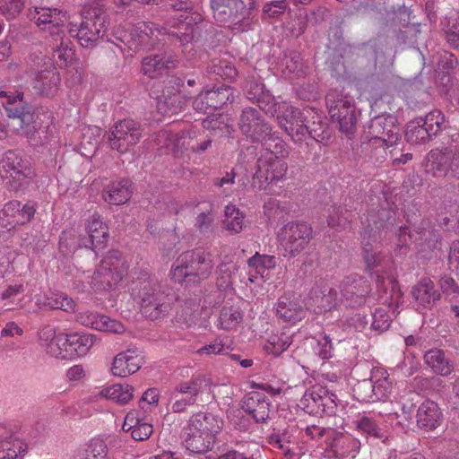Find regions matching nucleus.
<instances>
[{
    "label": "nucleus",
    "mask_w": 459,
    "mask_h": 459,
    "mask_svg": "<svg viewBox=\"0 0 459 459\" xmlns=\"http://www.w3.org/2000/svg\"><path fill=\"white\" fill-rule=\"evenodd\" d=\"M203 21L201 13L186 9L174 15L169 22V29L158 30L153 24L138 22L125 35V39L130 49L134 51L154 47L160 41L159 36L166 33L176 36L182 45L191 42L194 39L196 26Z\"/></svg>",
    "instance_id": "nucleus-1"
},
{
    "label": "nucleus",
    "mask_w": 459,
    "mask_h": 459,
    "mask_svg": "<svg viewBox=\"0 0 459 459\" xmlns=\"http://www.w3.org/2000/svg\"><path fill=\"white\" fill-rule=\"evenodd\" d=\"M222 425V420L212 413L201 412L192 416L183 429L186 448L192 453H205L211 450Z\"/></svg>",
    "instance_id": "nucleus-2"
},
{
    "label": "nucleus",
    "mask_w": 459,
    "mask_h": 459,
    "mask_svg": "<svg viewBox=\"0 0 459 459\" xmlns=\"http://www.w3.org/2000/svg\"><path fill=\"white\" fill-rule=\"evenodd\" d=\"M257 126L251 129L250 134H246L247 137L253 142H264L266 151L257 160V169L261 175L264 174H281L285 171L284 151L285 143L283 140L270 134V126L261 118ZM279 180V178L273 177L272 181Z\"/></svg>",
    "instance_id": "nucleus-3"
},
{
    "label": "nucleus",
    "mask_w": 459,
    "mask_h": 459,
    "mask_svg": "<svg viewBox=\"0 0 459 459\" xmlns=\"http://www.w3.org/2000/svg\"><path fill=\"white\" fill-rule=\"evenodd\" d=\"M213 386L211 379L202 375L180 382L171 394L174 400L171 406L172 411L183 412L189 406L211 403L214 399Z\"/></svg>",
    "instance_id": "nucleus-4"
},
{
    "label": "nucleus",
    "mask_w": 459,
    "mask_h": 459,
    "mask_svg": "<svg viewBox=\"0 0 459 459\" xmlns=\"http://www.w3.org/2000/svg\"><path fill=\"white\" fill-rule=\"evenodd\" d=\"M328 113L333 122L339 125V130L351 135L355 130L357 115L352 97L337 90L330 91L326 97Z\"/></svg>",
    "instance_id": "nucleus-5"
},
{
    "label": "nucleus",
    "mask_w": 459,
    "mask_h": 459,
    "mask_svg": "<svg viewBox=\"0 0 459 459\" xmlns=\"http://www.w3.org/2000/svg\"><path fill=\"white\" fill-rule=\"evenodd\" d=\"M0 98H5L4 102L7 116L10 119L8 127L17 134L29 135L35 126H33L34 115L30 108L23 102L22 92L0 91Z\"/></svg>",
    "instance_id": "nucleus-6"
},
{
    "label": "nucleus",
    "mask_w": 459,
    "mask_h": 459,
    "mask_svg": "<svg viewBox=\"0 0 459 459\" xmlns=\"http://www.w3.org/2000/svg\"><path fill=\"white\" fill-rule=\"evenodd\" d=\"M126 271L127 265L121 253L109 251L94 272L91 283L103 289L111 288L122 280Z\"/></svg>",
    "instance_id": "nucleus-7"
},
{
    "label": "nucleus",
    "mask_w": 459,
    "mask_h": 459,
    "mask_svg": "<svg viewBox=\"0 0 459 459\" xmlns=\"http://www.w3.org/2000/svg\"><path fill=\"white\" fill-rule=\"evenodd\" d=\"M28 16L41 31L52 37L64 35L69 20L65 11L48 6H34L29 10Z\"/></svg>",
    "instance_id": "nucleus-8"
},
{
    "label": "nucleus",
    "mask_w": 459,
    "mask_h": 459,
    "mask_svg": "<svg viewBox=\"0 0 459 459\" xmlns=\"http://www.w3.org/2000/svg\"><path fill=\"white\" fill-rule=\"evenodd\" d=\"M212 142L211 138L198 142L195 131L187 134L162 131L157 136V145L168 152H178L190 149L193 152L201 153L211 146Z\"/></svg>",
    "instance_id": "nucleus-9"
},
{
    "label": "nucleus",
    "mask_w": 459,
    "mask_h": 459,
    "mask_svg": "<svg viewBox=\"0 0 459 459\" xmlns=\"http://www.w3.org/2000/svg\"><path fill=\"white\" fill-rule=\"evenodd\" d=\"M391 390L388 374L383 368H373L370 380L364 379L357 386L359 399L366 403L385 400L391 394Z\"/></svg>",
    "instance_id": "nucleus-10"
},
{
    "label": "nucleus",
    "mask_w": 459,
    "mask_h": 459,
    "mask_svg": "<svg viewBox=\"0 0 459 459\" xmlns=\"http://www.w3.org/2000/svg\"><path fill=\"white\" fill-rule=\"evenodd\" d=\"M299 406L308 414L332 415L336 408V395L322 385H314L306 391Z\"/></svg>",
    "instance_id": "nucleus-11"
},
{
    "label": "nucleus",
    "mask_w": 459,
    "mask_h": 459,
    "mask_svg": "<svg viewBox=\"0 0 459 459\" xmlns=\"http://www.w3.org/2000/svg\"><path fill=\"white\" fill-rule=\"evenodd\" d=\"M133 292L140 299L144 314L156 317L167 310L164 297L158 292V286L149 275L145 274L142 281L134 283Z\"/></svg>",
    "instance_id": "nucleus-12"
},
{
    "label": "nucleus",
    "mask_w": 459,
    "mask_h": 459,
    "mask_svg": "<svg viewBox=\"0 0 459 459\" xmlns=\"http://www.w3.org/2000/svg\"><path fill=\"white\" fill-rule=\"evenodd\" d=\"M142 138L140 125L132 119H123L115 124L108 136L111 149L120 153L127 152Z\"/></svg>",
    "instance_id": "nucleus-13"
},
{
    "label": "nucleus",
    "mask_w": 459,
    "mask_h": 459,
    "mask_svg": "<svg viewBox=\"0 0 459 459\" xmlns=\"http://www.w3.org/2000/svg\"><path fill=\"white\" fill-rule=\"evenodd\" d=\"M105 19L100 14L86 16L80 27L69 23L68 31L73 37H76L82 48H93L105 32Z\"/></svg>",
    "instance_id": "nucleus-14"
},
{
    "label": "nucleus",
    "mask_w": 459,
    "mask_h": 459,
    "mask_svg": "<svg viewBox=\"0 0 459 459\" xmlns=\"http://www.w3.org/2000/svg\"><path fill=\"white\" fill-rule=\"evenodd\" d=\"M396 413H381L372 415H359L353 421L354 429L366 437H372L382 439L385 437V433L397 420Z\"/></svg>",
    "instance_id": "nucleus-15"
},
{
    "label": "nucleus",
    "mask_w": 459,
    "mask_h": 459,
    "mask_svg": "<svg viewBox=\"0 0 459 459\" xmlns=\"http://www.w3.org/2000/svg\"><path fill=\"white\" fill-rule=\"evenodd\" d=\"M425 169L434 177L450 175L459 178V152L433 150L427 156Z\"/></svg>",
    "instance_id": "nucleus-16"
},
{
    "label": "nucleus",
    "mask_w": 459,
    "mask_h": 459,
    "mask_svg": "<svg viewBox=\"0 0 459 459\" xmlns=\"http://www.w3.org/2000/svg\"><path fill=\"white\" fill-rule=\"evenodd\" d=\"M328 436L332 438L325 453L329 458H354L360 448V441L351 434L332 430Z\"/></svg>",
    "instance_id": "nucleus-17"
},
{
    "label": "nucleus",
    "mask_w": 459,
    "mask_h": 459,
    "mask_svg": "<svg viewBox=\"0 0 459 459\" xmlns=\"http://www.w3.org/2000/svg\"><path fill=\"white\" fill-rule=\"evenodd\" d=\"M87 236L78 238L77 247H85L97 252L105 248L108 238L107 225L99 214H93L86 224Z\"/></svg>",
    "instance_id": "nucleus-18"
},
{
    "label": "nucleus",
    "mask_w": 459,
    "mask_h": 459,
    "mask_svg": "<svg viewBox=\"0 0 459 459\" xmlns=\"http://www.w3.org/2000/svg\"><path fill=\"white\" fill-rule=\"evenodd\" d=\"M2 169L6 175L3 178H10L13 188L20 186L22 182L32 174L30 162L15 152H7L1 163Z\"/></svg>",
    "instance_id": "nucleus-19"
},
{
    "label": "nucleus",
    "mask_w": 459,
    "mask_h": 459,
    "mask_svg": "<svg viewBox=\"0 0 459 459\" xmlns=\"http://www.w3.org/2000/svg\"><path fill=\"white\" fill-rule=\"evenodd\" d=\"M391 116H378L371 120L370 133L374 143L381 142L384 147L394 146L399 140V129Z\"/></svg>",
    "instance_id": "nucleus-20"
},
{
    "label": "nucleus",
    "mask_w": 459,
    "mask_h": 459,
    "mask_svg": "<svg viewBox=\"0 0 459 459\" xmlns=\"http://www.w3.org/2000/svg\"><path fill=\"white\" fill-rule=\"evenodd\" d=\"M231 96L232 90L229 86L205 90L195 99L193 107L199 112L209 113L230 101Z\"/></svg>",
    "instance_id": "nucleus-21"
},
{
    "label": "nucleus",
    "mask_w": 459,
    "mask_h": 459,
    "mask_svg": "<svg viewBox=\"0 0 459 459\" xmlns=\"http://www.w3.org/2000/svg\"><path fill=\"white\" fill-rule=\"evenodd\" d=\"M39 341L48 354L56 359H70L65 353H70L67 333H56L51 326L42 328L39 333Z\"/></svg>",
    "instance_id": "nucleus-22"
},
{
    "label": "nucleus",
    "mask_w": 459,
    "mask_h": 459,
    "mask_svg": "<svg viewBox=\"0 0 459 459\" xmlns=\"http://www.w3.org/2000/svg\"><path fill=\"white\" fill-rule=\"evenodd\" d=\"M143 365V358L132 350L117 354L110 368L115 377H126L137 372Z\"/></svg>",
    "instance_id": "nucleus-23"
},
{
    "label": "nucleus",
    "mask_w": 459,
    "mask_h": 459,
    "mask_svg": "<svg viewBox=\"0 0 459 459\" xmlns=\"http://www.w3.org/2000/svg\"><path fill=\"white\" fill-rule=\"evenodd\" d=\"M434 235L430 230H420V231L415 230L414 233L411 231L407 232L405 228H400L399 232L396 235L397 243L395 251L402 255L404 253L409 242H414L415 244L421 246L423 245L422 241L428 246V247H436L437 239H434Z\"/></svg>",
    "instance_id": "nucleus-24"
},
{
    "label": "nucleus",
    "mask_w": 459,
    "mask_h": 459,
    "mask_svg": "<svg viewBox=\"0 0 459 459\" xmlns=\"http://www.w3.org/2000/svg\"><path fill=\"white\" fill-rule=\"evenodd\" d=\"M132 184L128 179H119L110 182L103 190L102 197L109 204L120 205L126 204L132 196Z\"/></svg>",
    "instance_id": "nucleus-25"
},
{
    "label": "nucleus",
    "mask_w": 459,
    "mask_h": 459,
    "mask_svg": "<svg viewBox=\"0 0 459 459\" xmlns=\"http://www.w3.org/2000/svg\"><path fill=\"white\" fill-rule=\"evenodd\" d=\"M243 409L256 422H263L269 417V403L266 396L259 392H250L244 400Z\"/></svg>",
    "instance_id": "nucleus-26"
},
{
    "label": "nucleus",
    "mask_w": 459,
    "mask_h": 459,
    "mask_svg": "<svg viewBox=\"0 0 459 459\" xmlns=\"http://www.w3.org/2000/svg\"><path fill=\"white\" fill-rule=\"evenodd\" d=\"M175 65L176 59L171 56L164 54L152 55L143 59L142 71L148 77L156 78L175 67Z\"/></svg>",
    "instance_id": "nucleus-27"
},
{
    "label": "nucleus",
    "mask_w": 459,
    "mask_h": 459,
    "mask_svg": "<svg viewBox=\"0 0 459 459\" xmlns=\"http://www.w3.org/2000/svg\"><path fill=\"white\" fill-rule=\"evenodd\" d=\"M134 389L128 384H113L102 387L95 394L97 398H104L119 405L127 404L134 397Z\"/></svg>",
    "instance_id": "nucleus-28"
},
{
    "label": "nucleus",
    "mask_w": 459,
    "mask_h": 459,
    "mask_svg": "<svg viewBox=\"0 0 459 459\" xmlns=\"http://www.w3.org/2000/svg\"><path fill=\"white\" fill-rule=\"evenodd\" d=\"M213 16L218 22H226L245 9L242 0H211Z\"/></svg>",
    "instance_id": "nucleus-29"
},
{
    "label": "nucleus",
    "mask_w": 459,
    "mask_h": 459,
    "mask_svg": "<svg viewBox=\"0 0 459 459\" xmlns=\"http://www.w3.org/2000/svg\"><path fill=\"white\" fill-rule=\"evenodd\" d=\"M67 339L70 353H65V356L70 357V359L85 356L97 341L96 335L86 333H70Z\"/></svg>",
    "instance_id": "nucleus-30"
},
{
    "label": "nucleus",
    "mask_w": 459,
    "mask_h": 459,
    "mask_svg": "<svg viewBox=\"0 0 459 459\" xmlns=\"http://www.w3.org/2000/svg\"><path fill=\"white\" fill-rule=\"evenodd\" d=\"M411 294L419 306L431 307L440 299L439 292L435 290L433 281L429 278L421 279L411 290Z\"/></svg>",
    "instance_id": "nucleus-31"
},
{
    "label": "nucleus",
    "mask_w": 459,
    "mask_h": 459,
    "mask_svg": "<svg viewBox=\"0 0 459 459\" xmlns=\"http://www.w3.org/2000/svg\"><path fill=\"white\" fill-rule=\"evenodd\" d=\"M442 413L436 403L427 400L423 402L417 411V422L426 430L436 429L441 420Z\"/></svg>",
    "instance_id": "nucleus-32"
},
{
    "label": "nucleus",
    "mask_w": 459,
    "mask_h": 459,
    "mask_svg": "<svg viewBox=\"0 0 459 459\" xmlns=\"http://www.w3.org/2000/svg\"><path fill=\"white\" fill-rule=\"evenodd\" d=\"M36 306L39 308L61 309L66 313L75 312V301L63 292H50L46 297L37 298Z\"/></svg>",
    "instance_id": "nucleus-33"
},
{
    "label": "nucleus",
    "mask_w": 459,
    "mask_h": 459,
    "mask_svg": "<svg viewBox=\"0 0 459 459\" xmlns=\"http://www.w3.org/2000/svg\"><path fill=\"white\" fill-rule=\"evenodd\" d=\"M312 238V228L299 221L289 227V249L292 254L299 253L308 244Z\"/></svg>",
    "instance_id": "nucleus-34"
},
{
    "label": "nucleus",
    "mask_w": 459,
    "mask_h": 459,
    "mask_svg": "<svg viewBox=\"0 0 459 459\" xmlns=\"http://www.w3.org/2000/svg\"><path fill=\"white\" fill-rule=\"evenodd\" d=\"M59 82L60 77L55 68L46 69L37 74L33 88L40 95L52 97L57 91Z\"/></svg>",
    "instance_id": "nucleus-35"
},
{
    "label": "nucleus",
    "mask_w": 459,
    "mask_h": 459,
    "mask_svg": "<svg viewBox=\"0 0 459 459\" xmlns=\"http://www.w3.org/2000/svg\"><path fill=\"white\" fill-rule=\"evenodd\" d=\"M4 431L0 426V437ZM27 451V445L23 440L16 437L0 439V459H18L22 457Z\"/></svg>",
    "instance_id": "nucleus-36"
},
{
    "label": "nucleus",
    "mask_w": 459,
    "mask_h": 459,
    "mask_svg": "<svg viewBox=\"0 0 459 459\" xmlns=\"http://www.w3.org/2000/svg\"><path fill=\"white\" fill-rule=\"evenodd\" d=\"M193 254L191 251L182 253L178 256L171 266L170 279L176 282H182L186 278L193 276Z\"/></svg>",
    "instance_id": "nucleus-37"
},
{
    "label": "nucleus",
    "mask_w": 459,
    "mask_h": 459,
    "mask_svg": "<svg viewBox=\"0 0 459 459\" xmlns=\"http://www.w3.org/2000/svg\"><path fill=\"white\" fill-rule=\"evenodd\" d=\"M193 254V277L198 280L207 279L213 268V262L209 254L200 250H191Z\"/></svg>",
    "instance_id": "nucleus-38"
},
{
    "label": "nucleus",
    "mask_w": 459,
    "mask_h": 459,
    "mask_svg": "<svg viewBox=\"0 0 459 459\" xmlns=\"http://www.w3.org/2000/svg\"><path fill=\"white\" fill-rule=\"evenodd\" d=\"M223 228L232 234L239 233L245 226V215L234 204H227L224 209Z\"/></svg>",
    "instance_id": "nucleus-39"
},
{
    "label": "nucleus",
    "mask_w": 459,
    "mask_h": 459,
    "mask_svg": "<svg viewBox=\"0 0 459 459\" xmlns=\"http://www.w3.org/2000/svg\"><path fill=\"white\" fill-rule=\"evenodd\" d=\"M424 359L435 373L441 376H447L453 370V365L446 359L441 350L434 349L427 351Z\"/></svg>",
    "instance_id": "nucleus-40"
},
{
    "label": "nucleus",
    "mask_w": 459,
    "mask_h": 459,
    "mask_svg": "<svg viewBox=\"0 0 459 459\" xmlns=\"http://www.w3.org/2000/svg\"><path fill=\"white\" fill-rule=\"evenodd\" d=\"M430 134L423 125V118L420 117L408 123L405 130L406 141L411 144L425 143Z\"/></svg>",
    "instance_id": "nucleus-41"
},
{
    "label": "nucleus",
    "mask_w": 459,
    "mask_h": 459,
    "mask_svg": "<svg viewBox=\"0 0 459 459\" xmlns=\"http://www.w3.org/2000/svg\"><path fill=\"white\" fill-rule=\"evenodd\" d=\"M242 321V315L238 307H224L220 312L218 326L230 331L235 329Z\"/></svg>",
    "instance_id": "nucleus-42"
},
{
    "label": "nucleus",
    "mask_w": 459,
    "mask_h": 459,
    "mask_svg": "<svg viewBox=\"0 0 459 459\" xmlns=\"http://www.w3.org/2000/svg\"><path fill=\"white\" fill-rule=\"evenodd\" d=\"M291 119H289L290 125L289 135L294 142L301 141L308 133L307 126L304 124V116L299 109H291Z\"/></svg>",
    "instance_id": "nucleus-43"
},
{
    "label": "nucleus",
    "mask_w": 459,
    "mask_h": 459,
    "mask_svg": "<svg viewBox=\"0 0 459 459\" xmlns=\"http://www.w3.org/2000/svg\"><path fill=\"white\" fill-rule=\"evenodd\" d=\"M318 290H314L313 294L316 295L317 307L321 312L330 311L334 308L341 301V297L338 296L337 290L332 288H325L320 290L321 296L317 295Z\"/></svg>",
    "instance_id": "nucleus-44"
},
{
    "label": "nucleus",
    "mask_w": 459,
    "mask_h": 459,
    "mask_svg": "<svg viewBox=\"0 0 459 459\" xmlns=\"http://www.w3.org/2000/svg\"><path fill=\"white\" fill-rule=\"evenodd\" d=\"M247 264L250 268L255 270L257 275H259L261 278H264V273L267 270L275 267L276 258L273 255H261L256 252L247 260Z\"/></svg>",
    "instance_id": "nucleus-45"
},
{
    "label": "nucleus",
    "mask_w": 459,
    "mask_h": 459,
    "mask_svg": "<svg viewBox=\"0 0 459 459\" xmlns=\"http://www.w3.org/2000/svg\"><path fill=\"white\" fill-rule=\"evenodd\" d=\"M60 45L55 48L56 63L60 67L68 66L74 60V51L71 42L68 39L65 40L63 35L60 37Z\"/></svg>",
    "instance_id": "nucleus-46"
},
{
    "label": "nucleus",
    "mask_w": 459,
    "mask_h": 459,
    "mask_svg": "<svg viewBox=\"0 0 459 459\" xmlns=\"http://www.w3.org/2000/svg\"><path fill=\"white\" fill-rule=\"evenodd\" d=\"M423 125L429 131L430 136L435 135L446 127L445 117L440 110H432L426 116L425 119H423Z\"/></svg>",
    "instance_id": "nucleus-47"
},
{
    "label": "nucleus",
    "mask_w": 459,
    "mask_h": 459,
    "mask_svg": "<svg viewBox=\"0 0 459 459\" xmlns=\"http://www.w3.org/2000/svg\"><path fill=\"white\" fill-rule=\"evenodd\" d=\"M261 119L260 113L258 110L253 108H246L243 110L240 121H239V128L244 134H250L251 129L254 128V126H257L259 120Z\"/></svg>",
    "instance_id": "nucleus-48"
},
{
    "label": "nucleus",
    "mask_w": 459,
    "mask_h": 459,
    "mask_svg": "<svg viewBox=\"0 0 459 459\" xmlns=\"http://www.w3.org/2000/svg\"><path fill=\"white\" fill-rule=\"evenodd\" d=\"M213 205L210 204L205 212H200L195 219V228L202 233H208L213 230Z\"/></svg>",
    "instance_id": "nucleus-49"
},
{
    "label": "nucleus",
    "mask_w": 459,
    "mask_h": 459,
    "mask_svg": "<svg viewBox=\"0 0 459 459\" xmlns=\"http://www.w3.org/2000/svg\"><path fill=\"white\" fill-rule=\"evenodd\" d=\"M95 330L111 333H122L125 332V326L119 321L101 314L95 325Z\"/></svg>",
    "instance_id": "nucleus-50"
},
{
    "label": "nucleus",
    "mask_w": 459,
    "mask_h": 459,
    "mask_svg": "<svg viewBox=\"0 0 459 459\" xmlns=\"http://www.w3.org/2000/svg\"><path fill=\"white\" fill-rule=\"evenodd\" d=\"M108 447L101 438H92L86 450V459H106Z\"/></svg>",
    "instance_id": "nucleus-51"
},
{
    "label": "nucleus",
    "mask_w": 459,
    "mask_h": 459,
    "mask_svg": "<svg viewBox=\"0 0 459 459\" xmlns=\"http://www.w3.org/2000/svg\"><path fill=\"white\" fill-rule=\"evenodd\" d=\"M203 127L210 131H219L221 134L230 135L232 128L224 122L221 116L208 117L203 121Z\"/></svg>",
    "instance_id": "nucleus-52"
},
{
    "label": "nucleus",
    "mask_w": 459,
    "mask_h": 459,
    "mask_svg": "<svg viewBox=\"0 0 459 459\" xmlns=\"http://www.w3.org/2000/svg\"><path fill=\"white\" fill-rule=\"evenodd\" d=\"M264 213L272 221L279 222L283 220L286 215L284 206H281L278 200L271 198L264 204Z\"/></svg>",
    "instance_id": "nucleus-53"
},
{
    "label": "nucleus",
    "mask_w": 459,
    "mask_h": 459,
    "mask_svg": "<svg viewBox=\"0 0 459 459\" xmlns=\"http://www.w3.org/2000/svg\"><path fill=\"white\" fill-rule=\"evenodd\" d=\"M23 0H0V13L8 20L14 19L23 9Z\"/></svg>",
    "instance_id": "nucleus-54"
},
{
    "label": "nucleus",
    "mask_w": 459,
    "mask_h": 459,
    "mask_svg": "<svg viewBox=\"0 0 459 459\" xmlns=\"http://www.w3.org/2000/svg\"><path fill=\"white\" fill-rule=\"evenodd\" d=\"M287 336L285 333L273 335L264 345V349L267 353L274 356L281 355L286 350Z\"/></svg>",
    "instance_id": "nucleus-55"
},
{
    "label": "nucleus",
    "mask_w": 459,
    "mask_h": 459,
    "mask_svg": "<svg viewBox=\"0 0 459 459\" xmlns=\"http://www.w3.org/2000/svg\"><path fill=\"white\" fill-rule=\"evenodd\" d=\"M212 70L218 76L228 80H233L238 75V72L234 65L226 59H221L219 60L218 63H213Z\"/></svg>",
    "instance_id": "nucleus-56"
},
{
    "label": "nucleus",
    "mask_w": 459,
    "mask_h": 459,
    "mask_svg": "<svg viewBox=\"0 0 459 459\" xmlns=\"http://www.w3.org/2000/svg\"><path fill=\"white\" fill-rule=\"evenodd\" d=\"M372 327L380 332L389 328L391 324V316L388 315L387 309L385 307L376 308L372 315Z\"/></svg>",
    "instance_id": "nucleus-57"
},
{
    "label": "nucleus",
    "mask_w": 459,
    "mask_h": 459,
    "mask_svg": "<svg viewBox=\"0 0 459 459\" xmlns=\"http://www.w3.org/2000/svg\"><path fill=\"white\" fill-rule=\"evenodd\" d=\"M180 97L177 94H173L172 96H169L165 98V100H160L157 104L158 109L163 113H177L185 104L186 100H179Z\"/></svg>",
    "instance_id": "nucleus-58"
},
{
    "label": "nucleus",
    "mask_w": 459,
    "mask_h": 459,
    "mask_svg": "<svg viewBox=\"0 0 459 459\" xmlns=\"http://www.w3.org/2000/svg\"><path fill=\"white\" fill-rule=\"evenodd\" d=\"M443 293L450 299L456 300L459 298V286L455 280L449 276H444L439 281Z\"/></svg>",
    "instance_id": "nucleus-59"
},
{
    "label": "nucleus",
    "mask_w": 459,
    "mask_h": 459,
    "mask_svg": "<svg viewBox=\"0 0 459 459\" xmlns=\"http://www.w3.org/2000/svg\"><path fill=\"white\" fill-rule=\"evenodd\" d=\"M131 437L136 441L148 439L153 432L152 425L148 422L141 421L131 430Z\"/></svg>",
    "instance_id": "nucleus-60"
},
{
    "label": "nucleus",
    "mask_w": 459,
    "mask_h": 459,
    "mask_svg": "<svg viewBox=\"0 0 459 459\" xmlns=\"http://www.w3.org/2000/svg\"><path fill=\"white\" fill-rule=\"evenodd\" d=\"M238 264L232 260L222 261L218 266V273L225 280V282H230L238 271Z\"/></svg>",
    "instance_id": "nucleus-61"
},
{
    "label": "nucleus",
    "mask_w": 459,
    "mask_h": 459,
    "mask_svg": "<svg viewBox=\"0 0 459 459\" xmlns=\"http://www.w3.org/2000/svg\"><path fill=\"white\" fill-rule=\"evenodd\" d=\"M101 314L94 313L90 310L78 312L75 316V320L82 325L95 329V325L98 323Z\"/></svg>",
    "instance_id": "nucleus-62"
},
{
    "label": "nucleus",
    "mask_w": 459,
    "mask_h": 459,
    "mask_svg": "<svg viewBox=\"0 0 459 459\" xmlns=\"http://www.w3.org/2000/svg\"><path fill=\"white\" fill-rule=\"evenodd\" d=\"M432 63H436L438 69L448 71L456 64V59L453 54L444 51L438 54V57H436V60H433Z\"/></svg>",
    "instance_id": "nucleus-63"
},
{
    "label": "nucleus",
    "mask_w": 459,
    "mask_h": 459,
    "mask_svg": "<svg viewBox=\"0 0 459 459\" xmlns=\"http://www.w3.org/2000/svg\"><path fill=\"white\" fill-rule=\"evenodd\" d=\"M363 249L364 259L368 268L373 269L382 264V255L379 252L369 249L367 247H364Z\"/></svg>",
    "instance_id": "nucleus-64"
}]
</instances>
